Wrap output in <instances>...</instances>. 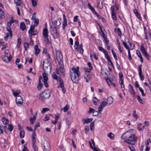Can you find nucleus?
Masks as SVG:
<instances>
[{
    "label": "nucleus",
    "instance_id": "nucleus-34",
    "mask_svg": "<svg viewBox=\"0 0 151 151\" xmlns=\"http://www.w3.org/2000/svg\"><path fill=\"white\" fill-rule=\"evenodd\" d=\"M43 38H44L45 41L47 44L49 45L50 44V42L48 37H44Z\"/></svg>",
    "mask_w": 151,
    "mask_h": 151
},
{
    "label": "nucleus",
    "instance_id": "nucleus-5",
    "mask_svg": "<svg viewBox=\"0 0 151 151\" xmlns=\"http://www.w3.org/2000/svg\"><path fill=\"white\" fill-rule=\"evenodd\" d=\"M43 145L44 148V151H50L51 147L50 143L47 140H45L43 143Z\"/></svg>",
    "mask_w": 151,
    "mask_h": 151
},
{
    "label": "nucleus",
    "instance_id": "nucleus-54",
    "mask_svg": "<svg viewBox=\"0 0 151 151\" xmlns=\"http://www.w3.org/2000/svg\"><path fill=\"white\" fill-rule=\"evenodd\" d=\"M3 126L0 125V134L3 133Z\"/></svg>",
    "mask_w": 151,
    "mask_h": 151
},
{
    "label": "nucleus",
    "instance_id": "nucleus-8",
    "mask_svg": "<svg viewBox=\"0 0 151 151\" xmlns=\"http://www.w3.org/2000/svg\"><path fill=\"white\" fill-rule=\"evenodd\" d=\"M52 78L55 80H56L58 82L60 83L59 84L63 83V81L61 80L59 76H57L55 73H53L52 75Z\"/></svg>",
    "mask_w": 151,
    "mask_h": 151
},
{
    "label": "nucleus",
    "instance_id": "nucleus-45",
    "mask_svg": "<svg viewBox=\"0 0 151 151\" xmlns=\"http://www.w3.org/2000/svg\"><path fill=\"white\" fill-rule=\"evenodd\" d=\"M4 13L3 11L0 9V19L4 17Z\"/></svg>",
    "mask_w": 151,
    "mask_h": 151
},
{
    "label": "nucleus",
    "instance_id": "nucleus-50",
    "mask_svg": "<svg viewBox=\"0 0 151 151\" xmlns=\"http://www.w3.org/2000/svg\"><path fill=\"white\" fill-rule=\"evenodd\" d=\"M139 91L141 92L142 95L143 96H145V94L144 93V91L141 87L139 88Z\"/></svg>",
    "mask_w": 151,
    "mask_h": 151
},
{
    "label": "nucleus",
    "instance_id": "nucleus-11",
    "mask_svg": "<svg viewBox=\"0 0 151 151\" xmlns=\"http://www.w3.org/2000/svg\"><path fill=\"white\" fill-rule=\"evenodd\" d=\"M42 34L43 36V38L46 37H48V31L47 29V28L43 29Z\"/></svg>",
    "mask_w": 151,
    "mask_h": 151
},
{
    "label": "nucleus",
    "instance_id": "nucleus-24",
    "mask_svg": "<svg viewBox=\"0 0 151 151\" xmlns=\"http://www.w3.org/2000/svg\"><path fill=\"white\" fill-rule=\"evenodd\" d=\"M59 87H60L62 89V91L63 93H64L66 91V90L64 88V86L63 84V83H62L60 84H59Z\"/></svg>",
    "mask_w": 151,
    "mask_h": 151
},
{
    "label": "nucleus",
    "instance_id": "nucleus-25",
    "mask_svg": "<svg viewBox=\"0 0 151 151\" xmlns=\"http://www.w3.org/2000/svg\"><path fill=\"white\" fill-rule=\"evenodd\" d=\"M108 137H109L110 139L112 140H114V134L111 132H110L107 135Z\"/></svg>",
    "mask_w": 151,
    "mask_h": 151
},
{
    "label": "nucleus",
    "instance_id": "nucleus-47",
    "mask_svg": "<svg viewBox=\"0 0 151 151\" xmlns=\"http://www.w3.org/2000/svg\"><path fill=\"white\" fill-rule=\"evenodd\" d=\"M137 96L138 101L141 104H143L144 103H143V100L138 95H137Z\"/></svg>",
    "mask_w": 151,
    "mask_h": 151
},
{
    "label": "nucleus",
    "instance_id": "nucleus-20",
    "mask_svg": "<svg viewBox=\"0 0 151 151\" xmlns=\"http://www.w3.org/2000/svg\"><path fill=\"white\" fill-rule=\"evenodd\" d=\"M84 78L86 79V82H88L90 80L91 78L88 73H85L84 75Z\"/></svg>",
    "mask_w": 151,
    "mask_h": 151
},
{
    "label": "nucleus",
    "instance_id": "nucleus-26",
    "mask_svg": "<svg viewBox=\"0 0 151 151\" xmlns=\"http://www.w3.org/2000/svg\"><path fill=\"white\" fill-rule=\"evenodd\" d=\"M22 40L20 38H18L17 40V47L18 48H19L21 44V43Z\"/></svg>",
    "mask_w": 151,
    "mask_h": 151
},
{
    "label": "nucleus",
    "instance_id": "nucleus-6",
    "mask_svg": "<svg viewBox=\"0 0 151 151\" xmlns=\"http://www.w3.org/2000/svg\"><path fill=\"white\" fill-rule=\"evenodd\" d=\"M14 21L13 20L12 17V20L7 22L6 29L8 32H9L11 37L12 36V33L10 27L11 25L12 24L14 23Z\"/></svg>",
    "mask_w": 151,
    "mask_h": 151
},
{
    "label": "nucleus",
    "instance_id": "nucleus-3",
    "mask_svg": "<svg viewBox=\"0 0 151 151\" xmlns=\"http://www.w3.org/2000/svg\"><path fill=\"white\" fill-rule=\"evenodd\" d=\"M79 67L75 68L73 67L70 70V75L71 80L73 83H78L79 77L80 76V72L79 71Z\"/></svg>",
    "mask_w": 151,
    "mask_h": 151
},
{
    "label": "nucleus",
    "instance_id": "nucleus-51",
    "mask_svg": "<svg viewBox=\"0 0 151 151\" xmlns=\"http://www.w3.org/2000/svg\"><path fill=\"white\" fill-rule=\"evenodd\" d=\"M34 22V26L36 27L39 24V20L38 19H37L36 20L33 21Z\"/></svg>",
    "mask_w": 151,
    "mask_h": 151
},
{
    "label": "nucleus",
    "instance_id": "nucleus-18",
    "mask_svg": "<svg viewBox=\"0 0 151 151\" xmlns=\"http://www.w3.org/2000/svg\"><path fill=\"white\" fill-rule=\"evenodd\" d=\"M129 92L131 94H135V92L133 87L131 84H129L128 86Z\"/></svg>",
    "mask_w": 151,
    "mask_h": 151
},
{
    "label": "nucleus",
    "instance_id": "nucleus-12",
    "mask_svg": "<svg viewBox=\"0 0 151 151\" xmlns=\"http://www.w3.org/2000/svg\"><path fill=\"white\" fill-rule=\"evenodd\" d=\"M12 58L11 56L9 55V57L7 56L4 55L3 58V60L6 63H8L11 61Z\"/></svg>",
    "mask_w": 151,
    "mask_h": 151
},
{
    "label": "nucleus",
    "instance_id": "nucleus-13",
    "mask_svg": "<svg viewBox=\"0 0 151 151\" xmlns=\"http://www.w3.org/2000/svg\"><path fill=\"white\" fill-rule=\"evenodd\" d=\"M142 65H141L139 66V75L140 78V79L142 81H143L144 80V76L142 75Z\"/></svg>",
    "mask_w": 151,
    "mask_h": 151
},
{
    "label": "nucleus",
    "instance_id": "nucleus-2",
    "mask_svg": "<svg viewBox=\"0 0 151 151\" xmlns=\"http://www.w3.org/2000/svg\"><path fill=\"white\" fill-rule=\"evenodd\" d=\"M49 60L46 59L44 60L43 63V68L45 73L42 74L43 82L44 85L46 87H48V84L47 81L48 80L47 76L46 73V72H47L48 71L50 72L51 71V67L50 63L49 62Z\"/></svg>",
    "mask_w": 151,
    "mask_h": 151
},
{
    "label": "nucleus",
    "instance_id": "nucleus-1",
    "mask_svg": "<svg viewBox=\"0 0 151 151\" xmlns=\"http://www.w3.org/2000/svg\"><path fill=\"white\" fill-rule=\"evenodd\" d=\"M121 138L124 140V142L131 145H134L138 139L137 137L133 134L132 131L131 130L123 134Z\"/></svg>",
    "mask_w": 151,
    "mask_h": 151
},
{
    "label": "nucleus",
    "instance_id": "nucleus-29",
    "mask_svg": "<svg viewBox=\"0 0 151 151\" xmlns=\"http://www.w3.org/2000/svg\"><path fill=\"white\" fill-rule=\"evenodd\" d=\"M24 134L25 132L24 130H22L19 133V135L21 139H22L24 137Z\"/></svg>",
    "mask_w": 151,
    "mask_h": 151
},
{
    "label": "nucleus",
    "instance_id": "nucleus-60",
    "mask_svg": "<svg viewBox=\"0 0 151 151\" xmlns=\"http://www.w3.org/2000/svg\"><path fill=\"white\" fill-rule=\"evenodd\" d=\"M129 49L128 50V59L129 60H131L132 59L131 56L130 54V52Z\"/></svg>",
    "mask_w": 151,
    "mask_h": 151
},
{
    "label": "nucleus",
    "instance_id": "nucleus-14",
    "mask_svg": "<svg viewBox=\"0 0 151 151\" xmlns=\"http://www.w3.org/2000/svg\"><path fill=\"white\" fill-rule=\"evenodd\" d=\"M93 120L92 118H86L83 119H82V122L83 124H87L91 122Z\"/></svg>",
    "mask_w": 151,
    "mask_h": 151
},
{
    "label": "nucleus",
    "instance_id": "nucleus-56",
    "mask_svg": "<svg viewBox=\"0 0 151 151\" xmlns=\"http://www.w3.org/2000/svg\"><path fill=\"white\" fill-rule=\"evenodd\" d=\"M99 49L101 51H102L104 53H105L106 51L102 47H98Z\"/></svg>",
    "mask_w": 151,
    "mask_h": 151
},
{
    "label": "nucleus",
    "instance_id": "nucleus-38",
    "mask_svg": "<svg viewBox=\"0 0 151 151\" xmlns=\"http://www.w3.org/2000/svg\"><path fill=\"white\" fill-rule=\"evenodd\" d=\"M132 115L137 120L138 118V116L136 114V112L135 111H134L132 113Z\"/></svg>",
    "mask_w": 151,
    "mask_h": 151
},
{
    "label": "nucleus",
    "instance_id": "nucleus-53",
    "mask_svg": "<svg viewBox=\"0 0 151 151\" xmlns=\"http://www.w3.org/2000/svg\"><path fill=\"white\" fill-rule=\"evenodd\" d=\"M142 125V124L141 123H139L137 125V128L138 130L139 131H142L143 130V129L142 128H141L140 127Z\"/></svg>",
    "mask_w": 151,
    "mask_h": 151
},
{
    "label": "nucleus",
    "instance_id": "nucleus-35",
    "mask_svg": "<svg viewBox=\"0 0 151 151\" xmlns=\"http://www.w3.org/2000/svg\"><path fill=\"white\" fill-rule=\"evenodd\" d=\"M37 1L36 0H31L32 6L33 7H35L37 5Z\"/></svg>",
    "mask_w": 151,
    "mask_h": 151
},
{
    "label": "nucleus",
    "instance_id": "nucleus-30",
    "mask_svg": "<svg viewBox=\"0 0 151 151\" xmlns=\"http://www.w3.org/2000/svg\"><path fill=\"white\" fill-rule=\"evenodd\" d=\"M52 35H53L54 38L55 39L58 38L59 37L57 31L56 32L53 33Z\"/></svg>",
    "mask_w": 151,
    "mask_h": 151
},
{
    "label": "nucleus",
    "instance_id": "nucleus-7",
    "mask_svg": "<svg viewBox=\"0 0 151 151\" xmlns=\"http://www.w3.org/2000/svg\"><path fill=\"white\" fill-rule=\"evenodd\" d=\"M16 102L18 106L21 105L23 102V100L20 96H18L16 97Z\"/></svg>",
    "mask_w": 151,
    "mask_h": 151
},
{
    "label": "nucleus",
    "instance_id": "nucleus-46",
    "mask_svg": "<svg viewBox=\"0 0 151 151\" xmlns=\"http://www.w3.org/2000/svg\"><path fill=\"white\" fill-rule=\"evenodd\" d=\"M24 47L26 50H27L29 47V44L28 43L25 42L24 44Z\"/></svg>",
    "mask_w": 151,
    "mask_h": 151
},
{
    "label": "nucleus",
    "instance_id": "nucleus-52",
    "mask_svg": "<svg viewBox=\"0 0 151 151\" xmlns=\"http://www.w3.org/2000/svg\"><path fill=\"white\" fill-rule=\"evenodd\" d=\"M111 51H112V54L114 56V58L116 60H117V56L116 54V53H115V52L113 50H111Z\"/></svg>",
    "mask_w": 151,
    "mask_h": 151
},
{
    "label": "nucleus",
    "instance_id": "nucleus-21",
    "mask_svg": "<svg viewBox=\"0 0 151 151\" xmlns=\"http://www.w3.org/2000/svg\"><path fill=\"white\" fill-rule=\"evenodd\" d=\"M20 29L22 31H24L26 27L24 22H22L20 23Z\"/></svg>",
    "mask_w": 151,
    "mask_h": 151
},
{
    "label": "nucleus",
    "instance_id": "nucleus-4",
    "mask_svg": "<svg viewBox=\"0 0 151 151\" xmlns=\"http://www.w3.org/2000/svg\"><path fill=\"white\" fill-rule=\"evenodd\" d=\"M51 91L49 90H46L41 93L40 95V99L42 101H44L49 98L50 96Z\"/></svg>",
    "mask_w": 151,
    "mask_h": 151
},
{
    "label": "nucleus",
    "instance_id": "nucleus-58",
    "mask_svg": "<svg viewBox=\"0 0 151 151\" xmlns=\"http://www.w3.org/2000/svg\"><path fill=\"white\" fill-rule=\"evenodd\" d=\"M111 15L113 19L115 20H116V17L115 15V13H111Z\"/></svg>",
    "mask_w": 151,
    "mask_h": 151
},
{
    "label": "nucleus",
    "instance_id": "nucleus-62",
    "mask_svg": "<svg viewBox=\"0 0 151 151\" xmlns=\"http://www.w3.org/2000/svg\"><path fill=\"white\" fill-rule=\"evenodd\" d=\"M115 6L114 5H112L111 7V10L112 11L111 13H115L114 12Z\"/></svg>",
    "mask_w": 151,
    "mask_h": 151
},
{
    "label": "nucleus",
    "instance_id": "nucleus-48",
    "mask_svg": "<svg viewBox=\"0 0 151 151\" xmlns=\"http://www.w3.org/2000/svg\"><path fill=\"white\" fill-rule=\"evenodd\" d=\"M40 126V123L37 122L34 126V131L35 132L37 128Z\"/></svg>",
    "mask_w": 151,
    "mask_h": 151
},
{
    "label": "nucleus",
    "instance_id": "nucleus-10",
    "mask_svg": "<svg viewBox=\"0 0 151 151\" xmlns=\"http://www.w3.org/2000/svg\"><path fill=\"white\" fill-rule=\"evenodd\" d=\"M56 55L58 60L61 61L63 59V56L60 51H57Z\"/></svg>",
    "mask_w": 151,
    "mask_h": 151
},
{
    "label": "nucleus",
    "instance_id": "nucleus-17",
    "mask_svg": "<svg viewBox=\"0 0 151 151\" xmlns=\"http://www.w3.org/2000/svg\"><path fill=\"white\" fill-rule=\"evenodd\" d=\"M41 79L42 80V77L41 76L40 77V79L38 85L37 86V89L38 90L41 89L42 87L43 86V84L41 83Z\"/></svg>",
    "mask_w": 151,
    "mask_h": 151
},
{
    "label": "nucleus",
    "instance_id": "nucleus-19",
    "mask_svg": "<svg viewBox=\"0 0 151 151\" xmlns=\"http://www.w3.org/2000/svg\"><path fill=\"white\" fill-rule=\"evenodd\" d=\"M113 101V99L111 97H109L107 99L106 102L108 103V105H109L111 104Z\"/></svg>",
    "mask_w": 151,
    "mask_h": 151
},
{
    "label": "nucleus",
    "instance_id": "nucleus-42",
    "mask_svg": "<svg viewBox=\"0 0 151 151\" xmlns=\"http://www.w3.org/2000/svg\"><path fill=\"white\" fill-rule=\"evenodd\" d=\"M64 21L63 22V29H64L65 27L67 26V24L66 22V20L65 18H64Z\"/></svg>",
    "mask_w": 151,
    "mask_h": 151
},
{
    "label": "nucleus",
    "instance_id": "nucleus-32",
    "mask_svg": "<svg viewBox=\"0 0 151 151\" xmlns=\"http://www.w3.org/2000/svg\"><path fill=\"white\" fill-rule=\"evenodd\" d=\"M88 8L93 12H95V10L93 8V7L91 6V4L90 3H88Z\"/></svg>",
    "mask_w": 151,
    "mask_h": 151
},
{
    "label": "nucleus",
    "instance_id": "nucleus-61",
    "mask_svg": "<svg viewBox=\"0 0 151 151\" xmlns=\"http://www.w3.org/2000/svg\"><path fill=\"white\" fill-rule=\"evenodd\" d=\"M60 70L63 74V73H64L65 71L64 68L62 67H60Z\"/></svg>",
    "mask_w": 151,
    "mask_h": 151
},
{
    "label": "nucleus",
    "instance_id": "nucleus-15",
    "mask_svg": "<svg viewBox=\"0 0 151 151\" xmlns=\"http://www.w3.org/2000/svg\"><path fill=\"white\" fill-rule=\"evenodd\" d=\"M35 54L36 55H37L40 52V49L38 47L37 45H36L34 47Z\"/></svg>",
    "mask_w": 151,
    "mask_h": 151
},
{
    "label": "nucleus",
    "instance_id": "nucleus-37",
    "mask_svg": "<svg viewBox=\"0 0 151 151\" xmlns=\"http://www.w3.org/2000/svg\"><path fill=\"white\" fill-rule=\"evenodd\" d=\"M14 2L15 4L18 6H20L21 3V1L20 0H14Z\"/></svg>",
    "mask_w": 151,
    "mask_h": 151
},
{
    "label": "nucleus",
    "instance_id": "nucleus-64",
    "mask_svg": "<svg viewBox=\"0 0 151 151\" xmlns=\"http://www.w3.org/2000/svg\"><path fill=\"white\" fill-rule=\"evenodd\" d=\"M99 112L97 111H94L93 113V116H96L99 114Z\"/></svg>",
    "mask_w": 151,
    "mask_h": 151
},
{
    "label": "nucleus",
    "instance_id": "nucleus-28",
    "mask_svg": "<svg viewBox=\"0 0 151 151\" xmlns=\"http://www.w3.org/2000/svg\"><path fill=\"white\" fill-rule=\"evenodd\" d=\"M2 121L3 124H6L8 123V120L4 117L2 118Z\"/></svg>",
    "mask_w": 151,
    "mask_h": 151
},
{
    "label": "nucleus",
    "instance_id": "nucleus-63",
    "mask_svg": "<svg viewBox=\"0 0 151 151\" xmlns=\"http://www.w3.org/2000/svg\"><path fill=\"white\" fill-rule=\"evenodd\" d=\"M84 69L86 72H90V71L92 70H90L89 68L88 69L87 67L84 68Z\"/></svg>",
    "mask_w": 151,
    "mask_h": 151
},
{
    "label": "nucleus",
    "instance_id": "nucleus-55",
    "mask_svg": "<svg viewBox=\"0 0 151 151\" xmlns=\"http://www.w3.org/2000/svg\"><path fill=\"white\" fill-rule=\"evenodd\" d=\"M37 19L36 17V14L35 13H34L32 15V20L33 21L34 20H36Z\"/></svg>",
    "mask_w": 151,
    "mask_h": 151
},
{
    "label": "nucleus",
    "instance_id": "nucleus-43",
    "mask_svg": "<svg viewBox=\"0 0 151 151\" xmlns=\"http://www.w3.org/2000/svg\"><path fill=\"white\" fill-rule=\"evenodd\" d=\"M8 129L10 132H11L13 128L12 125L11 124H8Z\"/></svg>",
    "mask_w": 151,
    "mask_h": 151
},
{
    "label": "nucleus",
    "instance_id": "nucleus-9",
    "mask_svg": "<svg viewBox=\"0 0 151 151\" xmlns=\"http://www.w3.org/2000/svg\"><path fill=\"white\" fill-rule=\"evenodd\" d=\"M123 45H124V47H125V48L126 49H127L128 50V49H129L130 50H132L134 49V44H133V46L132 47H131L132 45L131 43H129V45H130V47H129V46H128L127 44L125 42H123Z\"/></svg>",
    "mask_w": 151,
    "mask_h": 151
},
{
    "label": "nucleus",
    "instance_id": "nucleus-44",
    "mask_svg": "<svg viewBox=\"0 0 151 151\" xmlns=\"http://www.w3.org/2000/svg\"><path fill=\"white\" fill-rule=\"evenodd\" d=\"M50 31L51 34H52L53 33L56 32L57 31L55 27H52Z\"/></svg>",
    "mask_w": 151,
    "mask_h": 151
},
{
    "label": "nucleus",
    "instance_id": "nucleus-49",
    "mask_svg": "<svg viewBox=\"0 0 151 151\" xmlns=\"http://www.w3.org/2000/svg\"><path fill=\"white\" fill-rule=\"evenodd\" d=\"M54 24L56 26L58 27L60 24V23L58 20H56L54 22Z\"/></svg>",
    "mask_w": 151,
    "mask_h": 151
},
{
    "label": "nucleus",
    "instance_id": "nucleus-57",
    "mask_svg": "<svg viewBox=\"0 0 151 151\" xmlns=\"http://www.w3.org/2000/svg\"><path fill=\"white\" fill-rule=\"evenodd\" d=\"M35 120V119H34L32 117H30L29 119L30 124H33Z\"/></svg>",
    "mask_w": 151,
    "mask_h": 151
},
{
    "label": "nucleus",
    "instance_id": "nucleus-36",
    "mask_svg": "<svg viewBox=\"0 0 151 151\" xmlns=\"http://www.w3.org/2000/svg\"><path fill=\"white\" fill-rule=\"evenodd\" d=\"M104 54H105V57L107 59L108 61L111 60L110 57L108 55V52L107 51L104 53Z\"/></svg>",
    "mask_w": 151,
    "mask_h": 151
},
{
    "label": "nucleus",
    "instance_id": "nucleus-16",
    "mask_svg": "<svg viewBox=\"0 0 151 151\" xmlns=\"http://www.w3.org/2000/svg\"><path fill=\"white\" fill-rule=\"evenodd\" d=\"M105 79L107 83H108V84L109 86L110 85H111L113 86L114 87L115 86V84L112 82V81L110 78H105Z\"/></svg>",
    "mask_w": 151,
    "mask_h": 151
},
{
    "label": "nucleus",
    "instance_id": "nucleus-23",
    "mask_svg": "<svg viewBox=\"0 0 151 151\" xmlns=\"http://www.w3.org/2000/svg\"><path fill=\"white\" fill-rule=\"evenodd\" d=\"M140 50L144 55L146 53H147L144 46L143 45H141V46Z\"/></svg>",
    "mask_w": 151,
    "mask_h": 151
},
{
    "label": "nucleus",
    "instance_id": "nucleus-27",
    "mask_svg": "<svg viewBox=\"0 0 151 151\" xmlns=\"http://www.w3.org/2000/svg\"><path fill=\"white\" fill-rule=\"evenodd\" d=\"M94 122H91L90 126V130L91 131H93L94 130Z\"/></svg>",
    "mask_w": 151,
    "mask_h": 151
},
{
    "label": "nucleus",
    "instance_id": "nucleus-59",
    "mask_svg": "<svg viewBox=\"0 0 151 151\" xmlns=\"http://www.w3.org/2000/svg\"><path fill=\"white\" fill-rule=\"evenodd\" d=\"M60 116V114L59 113H57L55 115V120H57L58 121V119L59 118V117Z\"/></svg>",
    "mask_w": 151,
    "mask_h": 151
},
{
    "label": "nucleus",
    "instance_id": "nucleus-22",
    "mask_svg": "<svg viewBox=\"0 0 151 151\" xmlns=\"http://www.w3.org/2000/svg\"><path fill=\"white\" fill-rule=\"evenodd\" d=\"M89 144L91 149H93V147L95 146V143L93 139H91V140L89 141Z\"/></svg>",
    "mask_w": 151,
    "mask_h": 151
},
{
    "label": "nucleus",
    "instance_id": "nucleus-41",
    "mask_svg": "<svg viewBox=\"0 0 151 151\" xmlns=\"http://www.w3.org/2000/svg\"><path fill=\"white\" fill-rule=\"evenodd\" d=\"M50 110V109L47 108H45L42 109L41 112L42 114H44L46 112Z\"/></svg>",
    "mask_w": 151,
    "mask_h": 151
},
{
    "label": "nucleus",
    "instance_id": "nucleus-31",
    "mask_svg": "<svg viewBox=\"0 0 151 151\" xmlns=\"http://www.w3.org/2000/svg\"><path fill=\"white\" fill-rule=\"evenodd\" d=\"M107 105H108V103L105 101H103L100 105L104 108Z\"/></svg>",
    "mask_w": 151,
    "mask_h": 151
},
{
    "label": "nucleus",
    "instance_id": "nucleus-39",
    "mask_svg": "<svg viewBox=\"0 0 151 151\" xmlns=\"http://www.w3.org/2000/svg\"><path fill=\"white\" fill-rule=\"evenodd\" d=\"M35 26L32 25L30 27V29L28 31L29 33H31L34 31V29Z\"/></svg>",
    "mask_w": 151,
    "mask_h": 151
},
{
    "label": "nucleus",
    "instance_id": "nucleus-40",
    "mask_svg": "<svg viewBox=\"0 0 151 151\" xmlns=\"http://www.w3.org/2000/svg\"><path fill=\"white\" fill-rule=\"evenodd\" d=\"M69 106L68 105H66L65 107H64L63 109H62L61 110L63 109L64 112H65L67 111L69 109Z\"/></svg>",
    "mask_w": 151,
    "mask_h": 151
},
{
    "label": "nucleus",
    "instance_id": "nucleus-33",
    "mask_svg": "<svg viewBox=\"0 0 151 151\" xmlns=\"http://www.w3.org/2000/svg\"><path fill=\"white\" fill-rule=\"evenodd\" d=\"M21 91H17L15 92H13V94L14 96L17 97V96H19V94L20 93Z\"/></svg>",
    "mask_w": 151,
    "mask_h": 151
}]
</instances>
